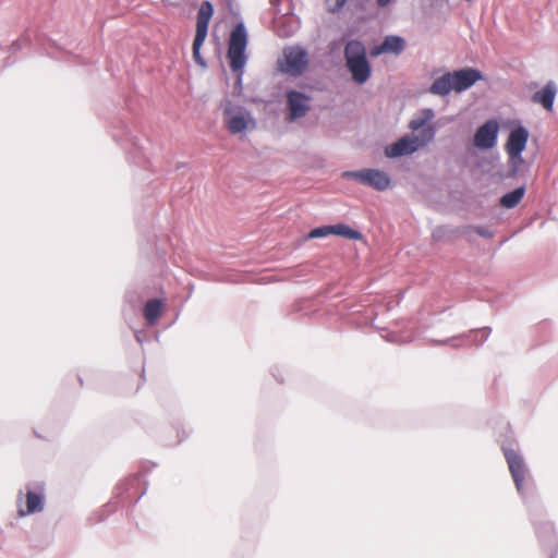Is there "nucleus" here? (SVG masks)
I'll use <instances>...</instances> for the list:
<instances>
[{
  "label": "nucleus",
  "instance_id": "obj_22",
  "mask_svg": "<svg viewBox=\"0 0 558 558\" xmlns=\"http://www.w3.org/2000/svg\"><path fill=\"white\" fill-rule=\"evenodd\" d=\"M45 508V496L43 493H37L32 489H27L26 493V510H20L21 515L34 514L41 512Z\"/></svg>",
  "mask_w": 558,
  "mask_h": 558
},
{
  "label": "nucleus",
  "instance_id": "obj_29",
  "mask_svg": "<svg viewBox=\"0 0 558 558\" xmlns=\"http://www.w3.org/2000/svg\"><path fill=\"white\" fill-rule=\"evenodd\" d=\"M331 235V225H323L313 228L306 235V240L322 239Z\"/></svg>",
  "mask_w": 558,
  "mask_h": 558
},
{
  "label": "nucleus",
  "instance_id": "obj_38",
  "mask_svg": "<svg viewBox=\"0 0 558 558\" xmlns=\"http://www.w3.org/2000/svg\"><path fill=\"white\" fill-rule=\"evenodd\" d=\"M134 336L140 344H143L145 341L148 340V336L144 330H134Z\"/></svg>",
  "mask_w": 558,
  "mask_h": 558
},
{
  "label": "nucleus",
  "instance_id": "obj_1",
  "mask_svg": "<svg viewBox=\"0 0 558 558\" xmlns=\"http://www.w3.org/2000/svg\"><path fill=\"white\" fill-rule=\"evenodd\" d=\"M343 57L352 81L357 85H364L373 73L364 43L359 38L349 39L344 45Z\"/></svg>",
  "mask_w": 558,
  "mask_h": 558
},
{
  "label": "nucleus",
  "instance_id": "obj_4",
  "mask_svg": "<svg viewBox=\"0 0 558 558\" xmlns=\"http://www.w3.org/2000/svg\"><path fill=\"white\" fill-rule=\"evenodd\" d=\"M278 70L289 76H302L308 68V51L301 45L286 46L282 59L278 60Z\"/></svg>",
  "mask_w": 558,
  "mask_h": 558
},
{
  "label": "nucleus",
  "instance_id": "obj_8",
  "mask_svg": "<svg viewBox=\"0 0 558 558\" xmlns=\"http://www.w3.org/2000/svg\"><path fill=\"white\" fill-rule=\"evenodd\" d=\"M121 131L112 133V138L125 150L129 159H133V162L137 166H144L147 162V157L144 154V147L140 143V138L131 133L128 125L120 121Z\"/></svg>",
  "mask_w": 558,
  "mask_h": 558
},
{
  "label": "nucleus",
  "instance_id": "obj_5",
  "mask_svg": "<svg viewBox=\"0 0 558 558\" xmlns=\"http://www.w3.org/2000/svg\"><path fill=\"white\" fill-rule=\"evenodd\" d=\"M223 117L231 134H244L256 126L252 112L243 106L233 105L230 100L226 101Z\"/></svg>",
  "mask_w": 558,
  "mask_h": 558
},
{
  "label": "nucleus",
  "instance_id": "obj_21",
  "mask_svg": "<svg viewBox=\"0 0 558 558\" xmlns=\"http://www.w3.org/2000/svg\"><path fill=\"white\" fill-rule=\"evenodd\" d=\"M525 193L526 186L525 184H521L501 195L499 198V206L506 209H513L522 202Z\"/></svg>",
  "mask_w": 558,
  "mask_h": 558
},
{
  "label": "nucleus",
  "instance_id": "obj_33",
  "mask_svg": "<svg viewBox=\"0 0 558 558\" xmlns=\"http://www.w3.org/2000/svg\"><path fill=\"white\" fill-rule=\"evenodd\" d=\"M348 0H326L327 10L331 13L340 12Z\"/></svg>",
  "mask_w": 558,
  "mask_h": 558
},
{
  "label": "nucleus",
  "instance_id": "obj_12",
  "mask_svg": "<svg viewBox=\"0 0 558 558\" xmlns=\"http://www.w3.org/2000/svg\"><path fill=\"white\" fill-rule=\"evenodd\" d=\"M456 93L470 89L477 82L486 80L485 74L477 68L465 66L450 71Z\"/></svg>",
  "mask_w": 558,
  "mask_h": 558
},
{
  "label": "nucleus",
  "instance_id": "obj_24",
  "mask_svg": "<svg viewBox=\"0 0 558 558\" xmlns=\"http://www.w3.org/2000/svg\"><path fill=\"white\" fill-rule=\"evenodd\" d=\"M331 235L352 241H361L364 239V235L360 230L354 229L344 222L331 225Z\"/></svg>",
  "mask_w": 558,
  "mask_h": 558
},
{
  "label": "nucleus",
  "instance_id": "obj_39",
  "mask_svg": "<svg viewBox=\"0 0 558 558\" xmlns=\"http://www.w3.org/2000/svg\"><path fill=\"white\" fill-rule=\"evenodd\" d=\"M187 437V434L185 433L184 429L180 430L179 428L177 429V442L175 444H180L181 441H183L185 438Z\"/></svg>",
  "mask_w": 558,
  "mask_h": 558
},
{
  "label": "nucleus",
  "instance_id": "obj_19",
  "mask_svg": "<svg viewBox=\"0 0 558 558\" xmlns=\"http://www.w3.org/2000/svg\"><path fill=\"white\" fill-rule=\"evenodd\" d=\"M276 34L282 38L293 36L299 29V21L293 16L282 14L274 21Z\"/></svg>",
  "mask_w": 558,
  "mask_h": 558
},
{
  "label": "nucleus",
  "instance_id": "obj_36",
  "mask_svg": "<svg viewBox=\"0 0 558 558\" xmlns=\"http://www.w3.org/2000/svg\"><path fill=\"white\" fill-rule=\"evenodd\" d=\"M465 336H462V337H453V338H450V339H446V340H441L439 341V344L444 345V344H450L451 347L453 348H459L462 345V342H463V338Z\"/></svg>",
  "mask_w": 558,
  "mask_h": 558
},
{
  "label": "nucleus",
  "instance_id": "obj_15",
  "mask_svg": "<svg viewBox=\"0 0 558 558\" xmlns=\"http://www.w3.org/2000/svg\"><path fill=\"white\" fill-rule=\"evenodd\" d=\"M558 93L557 85L554 81H548L541 89L532 95L534 104L542 105V107L551 112L554 110L555 99Z\"/></svg>",
  "mask_w": 558,
  "mask_h": 558
},
{
  "label": "nucleus",
  "instance_id": "obj_6",
  "mask_svg": "<svg viewBox=\"0 0 558 558\" xmlns=\"http://www.w3.org/2000/svg\"><path fill=\"white\" fill-rule=\"evenodd\" d=\"M247 45L248 32L244 21L240 20L234 24L230 32L227 50V58L229 62H234L235 65H241L242 62H247Z\"/></svg>",
  "mask_w": 558,
  "mask_h": 558
},
{
  "label": "nucleus",
  "instance_id": "obj_11",
  "mask_svg": "<svg viewBox=\"0 0 558 558\" xmlns=\"http://www.w3.org/2000/svg\"><path fill=\"white\" fill-rule=\"evenodd\" d=\"M499 122L496 119H488L481 124L473 136V145L481 150H489L497 145Z\"/></svg>",
  "mask_w": 558,
  "mask_h": 558
},
{
  "label": "nucleus",
  "instance_id": "obj_3",
  "mask_svg": "<svg viewBox=\"0 0 558 558\" xmlns=\"http://www.w3.org/2000/svg\"><path fill=\"white\" fill-rule=\"evenodd\" d=\"M437 133L435 125H428L420 135L404 134L391 144L386 145L384 153L387 158L397 159L403 156H410L420 148L430 143Z\"/></svg>",
  "mask_w": 558,
  "mask_h": 558
},
{
  "label": "nucleus",
  "instance_id": "obj_41",
  "mask_svg": "<svg viewBox=\"0 0 558 558\" xmlns=\"http://www.w3.org/2000/svg\"><path fill=\"white\" fill-rule=\"evenodd\" d=\"M278 371H279V369H278L277 367H275V368H272L271 374H272V376L275 377V379H276L278 383H283V378H282V377H280V376L277 374V372H278Z\"/></svg>",
  "mask_w": 558,
  "mask_h": 558
},
{
  "label": "nucleus",
  "instance_id": "obj_23",
  "mask_svg": "<svg viewBox=\"0 0 558 558\" xmlns=\"http://www.w3.org/2000/svg\"><path fill=\"white\" fill-rule=\"evenodd\" d=\"M508 155V170L502 174L504 179H514L518 177L521 166L525 163L522 154L524 150H506Z\"/></svg>",
  "mask_w": 558,
  "mask_h": 558
},
{
  "label": "nucleus",
  "instance_id": "obj_7",
  "mask_svg": "<svg viewBox=\"0 0 558 558\" xmlns=\"http://www.w3.org/2000/svg\"><path fill=\"white\" fill-rule=\"evenodd\" d=\"M342 178L355 180L379 192L387 190L391 185L389 174L376 168L348 170L342 173Z\"/></svg>",
  "mask_w": 558,
  "mask_h": 558
},
{
  "label": "nucleus",
  "instance_id": "obj_31",
  "mask_svg": "<svg viewBox=\"0 0 558 558\" xmlns=\"http://www.w3.org/2000/svg\"><path fill=\"white\" fill-rule=\"evenodd\" d=\"M29 43H31V38L28 35L25 34L11 44L9 51L11 53H15V52L22 50L27 45H29Z\"/></svg>",
  "mask_w": 558,
  "mask_h": 558
},
{
  "label": "nucleus",
  "instance_id": "obj_26",
  "mask_svg": "<svg viewBox=\"0 0 558 558\" xmlns=\"http://www.w3.org/2000/svg\"><path fill=\"white\" fill-rule=\"evenodd\" d=\"M435 112L432 108H424L420 111V113L410 121L409 128L412 131H423L425 128H427L429 122L434 119Z\"/></svg>",
  "mask_w": 558,
  "mask_h": 558
},
{
  "label": "nucleus",
  "instance_id": "obj_27",
  "mask_svg": "<svg viewBox=\"0 0 558 558\" xmlns=\"http://www.w3.org/2000/svg\"><path fill=\"white\" fill-rule=\"evenodd\" d=\"M206 38L207 36L195 34L192 46L193 60L197 65L202 66L203 69H206L208 65L206 59L202 56L201 52Z\"/></svg>",
  "mask_w": 558,
  "mask_h": 558
},
{
  "label": "nucleus",
  "instance_id": "obj_28",
  "mask_svg": "<svg viewBox=\"0 0 558 558\" xmlns=\"http://www.w3.org/2000/svg\"><path fill=\"white\" fill-rule=\"evenodd\" d=\"M247 62H242L241 65H235L234 62H229L230 69L232 73L235 75V82H234V95H241L242 93V84H243V74L244 69Z\"/></svg>",
  "mask_w": 558,
  "mask_h": 558
},
{
  "label": "nucleus",
  "instance_id": "obj_13",
  "mask_svg": "<svg viewBox=\"0 0 558 558\" xmlns=\"http://www.w3.org/2000/svg\"><path fill=\"white\" fill-rule=\"evenodd\" d=\"M535 533L542 547L548 553V558H557L558 541L550 522H534Z\"/></svg>",
  "mask_w": 558,
  "mask_h": 558
},
{
  "label": "nucleus",
  "instance_id": "obj_25",
  "mask_svg": "<svg viewBox=\"0 0 558 558\" xmlns=\"http://www.w3.org/2000/svg\"><path fill=\"white\" fill-rule=\"evenodd\" d=\"M383 43L386 53L395 56H400L407 47L405 39L400 35H387L384 37Z\"/></svg>",
  "mask_w": 558,
  "mask_h": 558
},
{
  "label": "nucleus",
  "instance_id": "obj_32",
  "mask_svg": "<svg viewBox=\"0 0 558 558\" xmlns=\"http://www.w3.org/2000/svg\"><path fill=\"white\" fill-rule=\"evenodd\" d=\"M466 227H471L470 228V232L474 231L481 238H484V239H493L494 238V232L492 230H489L488 228H486V227H483V226H472V225H468Z\"/></svg>",
  "mask_w": 558,
  "mask_h": 558
},
{
  "label": "nucleus",
  "instance_id": "obj_18",
  "mask_svg": "<svg viewBox=\"0 0 558 558\" xmlns=\"http://www.w3.org/2000/svg\"><path fill=\"white\" fill-rule=\"evenodd\" d=\"M165 308V302L162 299L153 298L149 299L143 306V316L148 326H155Z\"/></svg>",
  "mask_w": 558,
  "mask_h": 558
},
{
  "label": "nucleus",
  "instance_id": "obj_37",
  "mask_svg": "<svg viewBox=\"0 0 558 558\" xmlns=\"http://www.w3.org/2000/svg\"><path fill=\"white\" fill-rule=\"evenodd\" d=\"M385 53H386V50H385V46H384L383 41L380 44H378V45H375L369 50V56L372 58H377V57H379L381 54H385Z\"/></svg>",
  "mask_w": 558,
  "mask_h": 558
},
{
  "label": "nucleus",
  "instance_id": "obj_42",
  "mask_svg": "<svg viewBox=\"0 0 558 558\" xmlns=\"http://www.w3.org/2000/svg\"><path fill=\"white\" fill-rule=\"evenodd\" d=\"M393 0H377V4L379 8H386L389 5Z\"/></svg>",
  "mask_w": 558,
  "mask_h": 558
},
{
  "label": "nucleus",
  "instance_id": "obj_17",
  "mask_svg": "<svg viewBox=\"0 0 558 558\" xmlns=\"http://www.w3.org/2000/svg\"><path fill=\"white\" fill-rule=\"evenodd\" d=\"M471 227H452L442 225L436 227L432 232V240L434 242H442L445 240H452L460 238L470 232Z\"/></svg>",
  "mask_w": 558,
  "mask_h": 558
},
{
  "label": "nucleus",
  "instance_id": "obj_9",
  "mask_svg": "<svg viewBox=\"0 0 558 558\" xmlns=\"http://www.w3.org/2000/svg\"><path fill=\"white\" fill-rule=\"evenodd\" d=\"M312 97L305 92L290 88L286 90V117L288 123L304 118L311 110Z\"/></svg>",
  "mask_w": 558,
  "mask_h": 558
},
{
  "label": "nucleus",
  "instance_id": "obj_43",
  "mask_svg": "<svg viewBox=\"0 0 558 558\" xmlns=\"http://www.w3.org/2000/svg\"><path fill=\"white\" fill-rule=\"evenodd\" d=\"M269 2L271 4V7L276 9L277 12H280V9H279L280 0H269Z\"/></svg>",
  "mask_w": 558,
  "mask_h": 558
},
{
  "label": "nucleus",
  "instance_id": "obj_30",
  "mask_svg": "<svg viewBox=\"0 0 558 558\" xmlns=\"http://www.w3.org/2000/svg\"><path fill=\"white\" fill-rule=\"evenodd\" d=\"M118 508V501H109L101 510L95 513L97 515V522H102L106 518L114 512Z\"/></svg>",
  "mask_w": 558,
  "mask_h": 558
},
{
  "label": "nucleus",
  "instance_id": "obj_34",
  "mask_svg": "<svg viewBox=\"0 0 558 558\" xmlns=\"http://www.w3.org/2000/svg\"><path fill=\"white\" fill-rule=\"evenodd\" d=\"M472 333L474 335H481V340L477 341V344L481 345L483 344L489 337L490 332H492V328L490 327H483V328H480V329H476V330H472L471 331Z\"/></svg>",
  "mask_w": 558,
  "mask_h": 558
},
{
  "label": "nucleus",
  "instance_id": "obj_16",
  "mask_svg": "<svg viewBox=\"0 0 558 558\" xmlns=\"http://www.w3.org/2000/svg\"><path fill=\"white\" fill-rule=\"evenodd\" d=\"M215 9L214 4L209 0H204L201 3V7L197 12L196 17V32L197 35L207 36L208 35V28L210 20L214 15Z\"/></svg>",
  "mask_w": 558,
  "mask_h": 558
},
{
  "label": "nucleus",
  "instance_id": "obj_10",
  "mask_svg": "<svg viewBox=\"0 0 558 558\" xmlns=\"http://www.w3.org/2000/svg\"><path fill=\"white\" fill-rule=\"evenodd\" d=\"M144 474L136 473L119 483L114 488V499L125 495L131 506L135 507L141 498L147 493L148 482L144 480Z\"/></svg>",
  "mask_w": 558,
  "mask_h": 558
},
{
  "label": "nucleus",
  "instance_id": "obj_20",
  "mask_svg": "<svg viewBox=\"0 0 558 558\" xmlns=\"http://www.w3.org/2000/svg\"><path fill=\"white\" fill-rule=\"evenodd\" d=\"M451 76L450 71L438 76L429 86L428 92L440 97L448 96L452 90H454Z\"/></svg>",
  "mask_w": 558,
  "mask_h": 558
},
{
  "label": "nucleus",
  "instance_id": "obj_44",
  "mask_svg": "<svg viewBox=\"0 0 558 558\" xmlns=\"http://www.w3.org/2000/svg\"><path fill=\"white\" fill-rule=\"evenodd\" d=\"M306 304H308V301H300V302H298V303L295 304V308H296L298 311H300V310H302L303 305H306Z\"/></svg>",
  "mask_w": 558,
  "mask_h": 558
},
{
  "label": "nucleus",
  "instance_id": "obj_35",
  "mask_svg": "<svg viewBox=\"0 0 558 558\" xmlns=\"http://www.w3.org/2000/svg\"><path fill=\"white\" fill-rule=\"evenodd\" d=\"M125 302L130 303L132 306H136L141 301V296L133 290H128L124 294Z\"/></svg>",
  "mask_w": 558,
  "mask_h": 558
},
{
  "label": "nucleus",
  "instance_id": "obj_2",
  "mask_svg": "<svg viewBox=\"0 0 558 558\" xmlns=\"http://www.w3.org/2000/svg\"><path fill=\"white\" fill-rule=\"evenodd\" d=\"M501 450L508 463L509 471L518 493L521 495L525 504H532L536 499V489L531 478L525 481V475L529 474V470L523 457L519 451L507 445H502Z\"/></svg>",
  "mask_w": 558,
  "mask_h": 558
},
{
  "label": "nucleus",
  "instance_id": "obj_40",
  "mask_svg": "<svg viewBox=\"0 0 558 558\" xmlns=\"http://www.w3.org/2000/svg\"><path fill=\"white\" fill-rule=\"evenodd\" d=\"M369 1L371 0H355V7L360 9H365Z\"/></svg>",
  "mask_w": 558,
  "mask_h": 558
},
{
  "label": "nucleus",
  "instance_id": "obj_45",
  "mask_svg": "<svg viewBox=\"0 0 558 558\" xmlns=\"http://www.w3.org/2000/svg\"><path fill=\"white\" fill-rule=\"evenodd\" d=\"M78 381H80V385L83 386V378L81 376H78Z\"/></svg>",
  "mask_w": 558,
  "mask_h": 558
},
{
  "label": "nucleus",
  "instance_id": "obj_14",
  "mask_svg": "<svg viewBox=\"0 0 558 558\" xmlns=\"http://www.w3.org/2000/svg\"><path fill=\"white\" fill-rule=\"evenodd\" d=\"M530 138L529 129L520 120L511 122L505 150H525Z\"/></svg>",
  "mask_w": 558,
  "mask_h": 558
}]
</instances>
